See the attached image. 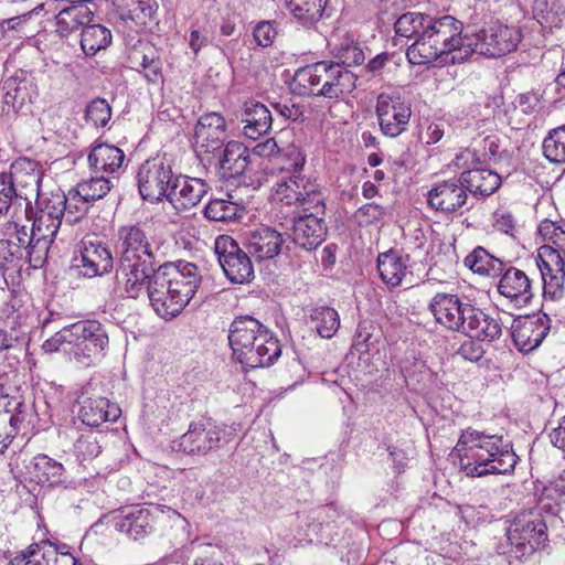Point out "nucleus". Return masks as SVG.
<instances>
[{
  "instance_id": "f257e3e1",
  "label": "nucleus",
  "mask_w": 565,
  "mask_h": 565,
  "mask_svg": "<svg viewBox=\"0 0 565 565\" xmlns=\"http://www.w3.org/2000/svg\"><path fill=\"white\" fill-rule=\"evenodd\" d=\"M396 35L413 39L406 55L415 65L441 60L444 63L461 64L471 56L469 33H463V24L452 15L434 17L422 12H406L394 23Z\"/></svg>"
},
{
  "instance_id": "f03ea898",
  "label": "nucleus",
  "mask_w": 565,
  "mask_h": 565,
  "mask_svg": "<svg viewBox=\"0 0 565 565\" xmlns=\"http://www.w3.org/2000/svg\"><path fill=\"white\" fill-rule=\"evenodd\" d=\"M117 236V282L127 297L137 299L145 290L147 278L159 263L160 246L139 224L120 226Z\"/></svg>"
},
{
  "instance_id": "7ed1b4c3",
  "label": "nucleus",
  "mask_w": 565,
  "mask_h": 565,
  "mask_svg": "<svg viewBox=\"0 0 565 565\" xmlns=\"http://www.w3.org/2000/svg\"><path fill=\"white\" fill-rule=\"evenodd\" d=\"M200 282L199 268L193 263L164 264L154 267L141 295H147L158 316L170 319L189 303Z\"/></svg>"
},
{
  "instance_id": "20e7f679",
  "label": "nucleus",
  "mask_w": 565,
  "mask_h": 565,
  "mask_svg": "<svg viewBox=\"0 0 565 565\" xmlns=\"http://www.w3.org/2000/svg\"><path fill=\"white\" fill-rule=\"evenodd\" d=\"M462 471L469 477L508 473L516 465V455L502 436L466 429L454 448Z\"/></svg>"
},
{
  "instance_id": "39448f33",
  "label": "nucleus",
  "mask_w": 565,
  "mask_h": 565,
  "mask_svg": "<svg viewBox=\"0 0 565 565\" xmlns=\"http://www.w3.org/2000/svg\"><path fill=\"white\" fill-rule=\"evenodd\" d=\"M228 342L234 359L245 369L269 366L281 354L277 338L250 316L237 317L232 321Z\"/></svg>"
},
{
  "instance_id": "423d86ee",
  "label": "nucleus",
  "mask_w": 565,
  "mask_h": 565,
  "mask_svg": "<svg viewBox=\"0 0 565 565\" xmlns=\"http://www.w3.org/2000/svg\"><path fill=\"white\" fill-rule=\"evenodd\" d=\"M539 233L548 243L540 247L537 255L544 297L559 299L564 295L565 282V230L544 220L540 223Z\"/></svg>"
},
{
  "instance_id": "0eeeda50",
  "label": "nucleus",
  "mask_w": 565,
  "mask_h": 565,
  "mask_svg": "<svg viewBox=\"0 0 565 565\" xmlns=\"http://www.w3.org/2000/svg\"><path fill=\"white\" fill-rule=\"evenodd\" d=\"M294 83L303 89V95L337 99L355 88L356 76L340 63L321 61L299 68Z\"/></svg>"
},
{
  "instance_id": "6e6552de",
  "label": "nucleus",
  "mask_w": 565,
  "mask_h": 565,
  "mask_svg": "<svg viewBox=\"0 0 565 565\" xmlns=\"http://www.w3.org/2000/svg\"><path fill=\"white\" fill-rule=\"evenodd\" d=\"M507 536L516 556H529L547 542V524L540 511L520 513L510 524Z\"/></svg>"
},
{
  "instance_id": "1a4fd4ad",
  "label": "nucleus",
  "mask_w": 565,
  "mask_h": 565,
  "mask_svg": "<svg viewBox=\"0 0 565 565\" xmlns=\"http://www.w3.org/2000/svg\"><path fill=\"white\" fill-rule=\"evenodd\" d=\"M225 429L211 422H195L173 441V449L191 456H206L220 449L228 440Z\"/></svg>"
},
{
  "instance_id": "9d476101",
  "label": "nucleus",
  "mask_w": 565,
  "mask_h": 565,
  "mask_svg": "<svg viewBox=\"0 0 565 565\" xmlns=\"http://www.w3.org/2000/svg\"><path fill=\"white\" fill-rule=\"evenodd\" d=\"M72 348L75 360L85 366L103 355L108 344V335L103 326L95 320L78 321L72 324Z\"/></svg>"
},
{
  "instance_id": "9b49d317",
  "label": "nucleus",
  "mask_w": 565,
  "mask_h": 565,
  "mask_svg": "<svg viewBox=\"0 0 565 565\" xmlns=\"http://www.w3.org/2000/svg\"><path fill=\"white\" fill-rule=\"evenodd\" d=\"M175 174L171 163L164 158L146 160L138 169V190L143 200L159 202L168 199Z\"/></svg>"
},
{
  "instance_id": "f8f14e48",
  "label": "nucleus",
  "mask_w": 565,
  "mask_h": 565,
  "mask_svg": "<svg viewBox=\"0 0 565 565\" xmlns=\"http://www.w3.org/2000/svg\"><path fill=\"white\" fill-rule=\"evenodd\" d=\"M520 32L515 28L499 22L484 26L477 33L469 34L471 55L477 53L488 57H498L512 52L520 42Z\"/></svg>"
},
{
  "instance_id": "ddd939ff",
  "label": "nucleus",
  "mask_w": 565,
  "mask_h": 565,
  "mask_svg": "<svg viewBox=\"0 0 565 565\" xmlns=\"http://www.w3.org/2000/svg\"><path fill=\"white\" fill-rule=\"evenodd\" d=\"M323 211L316 207H306L302 214H295L287 222V235L291 242L306 250L316 249L320 246L327 235V225L323 220Z\"/></svg>"
},
{
  "instance_id": "4468645a",
  "label": "nucleus",
  "mask_w": 565,
  "mask_h": 565,
  "mask_svg": "<svg viewBox=\"0 0 565 565\" xmlns=\"http://www.w3.org/2000/svg\"><path fill=\"white\" fill-rule=\"evenodd\" d=\"M455 164L458 168L467 169L460 174V180L466 192L477 196H489L493 194L501 184V177L489 169L479 167V159L470 149L460 151L455 158Z\"/></svg>"
},
{
  "instance_id": "2eb2a0df",
  "label": "nucleus",
  "mask_w": 565,
  "mask_h": 565,
  "mask_svg": "<svg viewBox=\"0 0 565 565\" xmlns=\"http://www.w3.org/2000/svg\"><path fill=\"white\" fill-rule=\"evenodd\" d=\"M275 196L287 205L297 204L302 210L316 207L318 211H323L326 207L324 196L319 185L299 173H292L288 178L284 177L277 182Z\"/></svg>"
},
{
  "instance_id": "dca6fc26",
  "label": "nucleus",
  "mask_w": 565,
  "mask_h": 565,
  "mask_svg": "<svg viewBox=\"0 0 565 565\" xmlns=\"http://www.w3.org/2000/svg\"><path fill=\"white\" fill-rule=\"evenodd\" d=\"M215 254L226 277L234 284H244L254 276L252 260L228 235H220L214 243Z\"/></svg>"
},
{
  "instance_id": "f3484780",
  "label": "nucleus",
  "mask_w": 565,
  "mask_h": 565,
  "mask_svg": "<svg viewBox=\"0 0 565 565\" xmlns=\"http://www.w3.org/2000/svg\"><path fill=\"white\" fill-rule=\"evenodd\" d=\"M376 116L382 132L391 138L407 129L412 109L397 93H382L376 99Z\"/></svg>"
},
{
  "instance_id": "a211bd4d",
  "label": "nucleus",
  "mask_w": 565,
  "mask_h": 565,
  "mask_svg": "<svg viewBox=\"0 0 565 565\" xmlns=\"http://www.w3.org/2000/svg\"><path fill=\"white\" fill-rule=\"evenodd\" d=\"M65 548L66 545L58 547L49 540L33 543L17 553L8 565H76V558Z\"/></svg>"
},
{
  "instance_id": "6ab92c4d",
  "label": "nucleus",
  "mask_w": 565,
  "mask_h": 565,
  "mask_svg": "<svg viewBox=\"0 0 565 565\" xmlns=\"http://www.w3.org/2000/svg\"><path fill=\"white\" fill-rule=\"evenodd\" d=\"M113 255L100 242L82 241L78 255L74 257V267L83 277L94 278L108 273L113 268Z\"/></svg>"
},
{
  "instance_id": "aec40b11",
  "label": "nucleus",
  "mask_w": 565,
  "mask_h": 565,
  "mask_svg": "<svg viewBox=\"0 0 565 565\" xmlns=\"http://www.w3.org/2000/svg\"><path fill=\"white\" fill-rule=\"evenodd\" d=\"M550 322L546 313L514 319L511 324V334L515 347L524 353L535 350L547 335Z\"/></svg>"
},
{
  "instance_id": "412c9836",
  "label": "nucleus",
  "mask_w": 565,
  "mask_h": 565,
  "mask_svg": "<svg viewBox=\"0 0 565 565\" xmlns=\"http://www.w3.org/2000/svg\"><path fill=\"white\" fill-rule=\"evenodd\" d=\"M467 200L468 195L460 178L438 182L427 193L429 207L444 214L458 211Z\"/></svg>"
},
{
  "instance_id": "4be33fe9",
  "label": "nucleus",
  "mask_w": 565,
  "mask_h": 565,
  "mask_svg": "<svg viewBox=\"0 0 565 565\" xmlns=\"http://www.w3.org/2000/svg\"><path fill=\"white\" fill-rule=\"evenodd\" d=\"M497 289L500 296L519 308L529 305L534 296L530 277L516 267L503 268Z\"/></svg>"
},
{
  "instance_id": "5701e85b",
  "label": "nucleus",
  "mask_w": 565,
  "mask_h": 565,
  "mask_svg": "<svg viewBox=\"0 0 565 565\" xmlns=\"http://www.w3.org/2000/svg\"><path fill=\"white\" fill-rule=\"evenodd\" d=\"M207 190L209 185L203 179L178 174L174 177L167 200L177 211H185L196 206Z\"/></svg>"
},
{
  "instance_id": "b1692460",
  "label": "nucleus",
  "mask_w": 565,
  "mask_h": 565,
  "mask_svg": "<svg viewBox=\"0 0 565 565\" xmlns=\"http://www.w3.org/2000/svg\"><path fill=\"white\" fill-rule=\"evenodd\" d=\"M408 255H401L395 250L382 253L377 257V269L384 284L391 288L402 285H414V275L409 265Z\"/></svg>"
},
{
  "instance_id": "393cba45",
  "label": "nucleus",
  "mask_w": 565,
  "mask_h": 565,
  "mask_svg": "<svg viewBox=\"0 0 565 565\" xmlns=\"http://www.w3.org/2000/svg\"><path fill=\"white\" fill-rule=\"evenodd\" d=\"M470 339L492 342L502 335V323L472 305H467L466 320L460 331Z\"/></svg>"
},
{
  "instance_id": "a878e982",
  "label": "nucleus",
  "mask_w": 565,
  "mask_h": 565,
  "mask_svg": "<svg viewBox=\"0 0 565 565\" xmlns=\"http://www.w3.org/2000/svg\"><path fill=\"white\" fill-rule=\"evenodd\" d=\"M456 295L437 294L429 309L436 321L451 331L460 332L466 320V308Z\"/></svg>"
},
{
  "instance_id": "bb28decb",
  "label": "nucleus",
  "mask_w": 565,
  "mask_h": 565,
  "mask_svg": "<svg viewBox=\"0 0 565 565\" xmlns=\"http://www.w3.org/2000/svg\"><path fill=\"white\" fill-rule=\"evenodd\" d=\"M159 516L160 510L156 505L135 508L117 520L116 529L134 540H139L152 532Z\"/></svg>"
},
{
  "instance_id": "cd10ccee",
  "label": "nucleus",
  "mask_w": 565,
  "mask_h": 565,
  "mask_svg": "<svg viewBox=\"0 0 565 565\" xmlns=\"http://www.w3.org/2000/svg\"><path fill=\"white\" fill-rule=\"evenodd\" d=\"M195 143L212 152L221 147L226 138L225 119L218 113H210L200 117L194 131Z\"/></svg>"
},
{
  "instance_id": "c85d7f7f",
  "label": "nucleus",
  "mask_w": 565,
  "mask_h": 565,
  "mask_svg": "<svg viewBox=\"0 0 565 565\" xmlns=\"http://www.w3.org/2000/svg\"><path fill=\"white\" fill-rule=\"evenodd\" d=\"M28 472L31 481L42 487L53 488L66 480L64 466L43 454L35 456L31 460L28 466Z\"/></svg>"
},
{
  "instance_id": "c756f323",
  "label": "nucleus",
  "mask_w": 565,
  "mask_h": 565,
  "mask_svg": "<svg viewBox=\"0 0 565 565\" xmlns=\"http://www.w3.org/2000/svg\"><path fill=\"white\" fill-rule=\"evenodd\" d=\"M284 239L279 232L270 227H260L250 232L247 241L249 254L258 260L276 257Z\"/></svg>"
},
{
  "instance_id": "7c9ffc66",
  "label": "nucleus",
  "mask_w": 565,
  "mask_h": 565,
  "mask_svg": "<svg viewBox=\"0 0 565 565\" xmlns=\"http://www.w3.org/2000/svg\"><path fill=\"white\" fill-rule=\"evenodd\" d=\"M8 175L12 178V186L17 185L20 189L18 195H23L25 200L41 194L40 186L43 173L33 161L23 160L15 162L12 164V170Z\"/></svg>"
},
{
  "instance_id": "2f4dec72",
  "label": "nucleus",
  "mask_w": 565,
  "mask_h": 565,
  "mask_svg": "<svg viewBox=\"0 0 565 565\" xmlns=\"http://www.w3.org/2000/svg\"><path fill=\"white\" fill-rule=\"evenodd\" d=\"M78 416L85 425L98 427L105 422L117 420L120 416V408L105 397H88L82 402Z\"/></svg>"
},
{
  "instance_id": "473e14b6",
  "label": "nucleus",
  "mask_w": 565,
  "mask_h": 565,
  "mask_svg": "<svg viewBox=\"0 0 565 565\" xmlns=\"http://www.w3.org/2000/svg\"><path fill=\"white\" fill-rule=\"evenodd\" d=\"M274 118L270 110L258 102H246L244 105L243 122L244 134L247 138L256 140L269 132Z\"/></svg>"
},
{
  "instance_id": "72a5a7b5",
  "label": "nucleus",
  "mask_w": 565,
  "mask_h": 565,
  "mask_svg": "<svg viewBox=\"0 0 565 565\" xmlns=\"http://www.w3.org/2000/svg\"><path fill=\"white\" fill-rule=\"evenodd\" d=\"M62 220L38 211L32 224L34 247L39 248L36 262L42 263L61 227Z\"/></svg>"
},
{
  "instance_id": "f704fd0d",
  "label": "nucleus",
  "mask_w": 565,
  "mask_h": 565,
  "mask_svg": "<svg viewBox=\"0 0 565 565\" xmlns=\"http://www.w3.org/2000/svg\"><path fill=\"white\" fill-rule=\"evenodd\" d=\"M124 160L121 149L106 143L95 146L88 156L89 167L96 173L114 174L121 168Z\"/></svg>"
},
{
  "instance_id": "c9c22d12",
  "label": "nucleus",
  "mask_w": 565,
  "mask_h": 565,
  "mask_svg": "<svg viewBox=\"0 0 565 565\" xmlns=\"http://www.w3.org/2000/svg\"><path fill=\"white\" fill-rule=\"evenodd\" d=\"M248 163V149L241 142L231 141L220 159V172L223 178H235L245 172Z\"/></svg>"
},
{
  "instance_id": "e433bc0d",
  "label": "nucleus",
  "mask_w": 565,
  "mask_h": 565,
  "mask_svg": "<svg viewBox=\"0 0 565 565\" xmlns=\"http://www.w3.org/2000/svg\"><path fill=\"white\" fill-rule=\"evenodd\" d=\"M55 19L56 31L62 36H66L81 26L85 28L92 21L93 12L84 4L73 3V6L61 9Z\"/></svg>"
},
{
  "instance_id": "4c0bfd02",
  "label": "nucleus",
  "mask_w": 565,
  "mask_h": 565,
  "mask_svg": "<svg viewBox=\"0 0 565 565\" xmlns=\"http://www.w3.org/2000/svg\"><path fill=\"white\" fill-rule=\"evenodd\" d=\"M329 0H286V7L292 17L303 26L319 22Z\"/></svg>"
},
{
  "instance_id": "58836bf2",
  "label": "nucleus",
  "mask_w": 565,
  "mask_h": 565,
  "mask_svg": "<svg viewBox=\"0 0 565 565\" xmlns=\"http://www.w3.org/2000/svg\"><path fill=\"white\" fill-rule=\"evenodd\" d=\"M228 199L211 200L204 209L206 218L214 222L230 223L238 221L245 214V207L235 201L232 195Z\"/></svg>"
},
{
  "instance_id": "ea45409f",
  "label": "nucleus",
  "mask_w": 565,
  "mask_h": 565,
  "mask_svg": "<svg viewBox=\"0 0 565 565\" xmlns=\"http://www.w3.org/2000/svg\"><path fill=\"white\" fill-rule=\"evenodd\" d=\"M111 32L102 24H86L82 31L81 47L87 56L105 50L111 43Z\"/></svg>"
},
{
  "instance_id": "a19ab883",
  "label": "nucleus",
  "mask_w": 565,
  "mask_h": 565,
  "mask_svg": "<svg viewBox=\"0 0 565 565\" xmlns=\"http://www.w3.org/2000/svg\"><path fill=\"white\" fill-rule=\"evenodd\" d=\"M533 13L545 28H559L565 20V6L559 0H534Z\"/></svg>"
},
{
  "instance_id": "79ce46f5",
  "label": "nucleus",
  "mask_w": 565,
  "mask_h": 565,
  "mask_svg": "<svg viewBox=\"0 0 565 565\" xmlns=\"http://www.w3.org/2000/svg\"><path fill=\"white\" fill-rule=\"evenodd\" d=\"M465 265L478 274L497 276L503 271V263L484 248L477 247L465 258Z\"/></svg>"
},
{
  "instance_id": "37998d69",
  "label": "nucleus",
  "mask_w": 565,
  "mask_h": 565,
  "mask_svg": "<svg viewBox=\"0 0 565 565\" xmlns=\"http://www.w3.org/2000/svg\"><path fill=\"white\" fill-rule=\"evenodd\" d=\"M310 320L321 338H332L340 327V317L335 309L327 306L311 310Z\"/></svg>"
},
{
  "instance_id": "c03bdc74",
  "label": "nucleus",
  "mask_w": 565,
  "mask_h": 565,
  "mask_svg": "<svg viewBox=\"0 0 565 565\" xmlns=\"http://www.w3.org/2000/svg\"><path fill=\"white\" fill-rule=\"evenodd\" d=\"M13 225L12 228L8 230L4 227L0 230V235L8 236V238H12L15 243H19V246L23 248V255L30 257V262L34 260V267L39 266L41 263L36 262V256L39 255V248L34 247L33 242V230L31 228V233L29 234L25 226H19L17 223L11 221Z\"/></svg>"
},
{
  "instance_id": "a18cd8bd",
  "label": "nucleus",
  "mask_w": 565,
  "mask_h": 565,
  "mask_svg": "<svg viewBox=\"0 0 565 565\" xmlns=\"http://www.w3.org/2000/svg\"><path fill=\"white\" fill-rule=\"evenodd\" d=\"M23 248L12 238L0 239V270H14L22 268L24 259Z\"/></svg>"
},
{
  "instance_id": "49530a36",
  "label": "nucleus",
  "mask_w": 565,
  "mask_h": 565,
  "mask_svg": "<svg viewBox=\"0 0 565 565\" xmlns=\"http://www.w3.org/2000/svg\"><path fill=\"white\" fill-rule=\"evenodd\" d=\"M543 152L551 162L565 163V126L548 134L543 141Z\"/></svg>"
},
{
  "instance_id": "de8ad7c7",
  "label": "nucleus",
  "mask_w": 565,
  "mask_h": 565,
  "mask_svg": "<svg viewBox=\"0 0 565 565\" xmlns=\"http://www.w3.org/2000/svg\"><path fill=\"white\" fill-rule=\"evenodd\" d=\"M111 179L96 175L76 185L79 195L89 202L103 199L111 190Z\"/></svg>"
},
{
  "instance_id": "09e8293b",
  "label": "nucleus",
  "mask_w": 565,
  "mask_h": 565,
  "mask_svg": "<svg viewBox=\"0 0 565 565\" xmlns=\"http://www.w3.org/2000/svg\"><path fill=\"white\" fill-rule=\"evenodd\" d=\"M38 210L41 213L63 220L65 215L66 199L64 192L60 189L51 191L47 194H40L35 198Z\"/></svg>"
},
{
  "instance_id": "8fccbe9b",
  "label": "nucleus",
  "mask_w": 565,
  "mask_h": 565,
  "mask_svg": "<svg viewBox=\"0 0 565 565\" xmlns=\"http://www.w3.org/2000/svg\"><path fill=\"white\" fill-rule=\"evenodd\" d=\"M65 199V222L68 224L78 222L87 213L90 202L82 198L76 188L68 191Z\"/></svg>"
},
{
  "instance_id": "3c124183",
  "label": "nucleus",
  "mask_w": 565,
  "mask_h": 565,
  "mask_svg": "<svg viewBox=\"0 0 565 565\" xmlns=\"http://www.w3.org/2000/svg\"><path fill=\"white\" fill-rule=\"evenodd\" d=\"M111 118V108L104 98L93 99L85 109V119L95 127H105Z\"/></svg>"
},
{
  "instance_id": "603ef678",
  "label": "nucleus",
  "mask_w": 565,
  "mask_h": 565,
  "mask_svg": "<svg viewBox=\"0 0 565 565\" xmlns=\"http://www.w3.org/2000/svg\"><path fill=\"white\" fill-rule=\"evenodd\" d=\"M18 417L11 414L6 407L0 408V455L10 445L17 429H18Z\"/></svg>"
},
{
  "instance_id": "864d4df0",
  "label": "nucleus",
  "mask_w": 565,
  "mask_h": 565,
  "mask_svg": "<svg viewBox=\"0 0 565 565\" xmlns=\"http://www.w3.org/2000/svg\"><path fill=\"white\" fill-rule=\"evenodd\" d=\"M334 53L337 63H340L343 67H349L353 65H360L364 61L363 51L353 42H344L339 47L335 49Z\"/></svg>"
},
{
  "instance_id": "5fc2aeb1",
  "label": "nucleus",
  "mask_w": 565,
  "mask_h": 565,
  "mask_svg": "<svg viewBox=\"0 0 565 565\" xmlns=\"http://www.w3.org/2000/svg\"><path fill=\"white\" fill-rule=\"evenodd\" d=\"M564 500L563 497L553 487L544 486L535 511H545L551 515H555L559 510V504Z\"/></svg>"
},
{
  "instance_id": "6e6d98bb",
  "label": "nucleus",
  "mask_w": 565,
  "mask_h": 565,
  "mask_svg": "<svg viewBox=\"0 0 565 565\" xmlns=\"http://www.w3.org/2000/svg\"><path fill=\"white\" fill-rule=\"evenodd\" d=\"M11 179L7 173H0V218L2 220H9L7 214L13 198L18 196L15 188L12 186Z\"/></svg>"
},
{
  "instance_id": "4d7b16f0",
  "label": "nucleus",
  "mask_w": 565,
  "mask_h": 565,
  "mask_svg": "<svg viewBox=\"0 0 565 565\" xmlns=\"http://www.w3.org/2000/svg\"><path fill=\"white\" fill-rule=\"evenodd\" d=\"M210 40L211 31L205 25L192 24L188 42L194 55H198L209 44Z\"/></svg>"
},
{
  "instance_id": "13d9d810",
  "label": "nucleus",
  "mask_w": 565,
  "mask_h": 565,
  "mask_svg": "<svg viewBox=\"0 0 565 565\" xmlns=\"http://www.w3.org/2000/svg\"><path fill=\"white\" fill-rule=\"evenodd\" d=\"M253 35L258 46L268 47L274 43L277 30L273 22L260 21L254 28Z\"/></svg>"
},
{
  "instance_id": "bf43d9fd",
  "label": "nucleus",
  "mask_w": 565,
  "mask_h": 565,
  "mask_svg": "<svg viewBox=\"0 0 565 565\" xmlns=\"http://www.w3.org/2000/svg\"><path fill=\"white\" fill-rule=\"evenodd\" d=\"M76 451L83 460H88L97 457L102 447L95 437L82 436L75 444Z\"/></svg>"
},
{
  "instance_id": "052dcab7",
  "label": "nucleus",
  "mask_w": 565,
  "mask_h": 565,
  "mask_svg": "<svg viewBox=\"0 0 565 565\" xmlns=\"http://www.w3.org/2000/svg\"><path fill=\"white\" fill-rule=\"evenodd\" d=\"M72 324L64 327L58 332H56L53 337L47 339L42 348L45 352H55L61 350L62 347L68 344L72 347Z\"/></svg>"
},
{
  "instance_id": "680f3d73",
  "label": "nucleus",
  "mask_w": 565,
  "mask_h": 565,
  "mask_svg": "<svg viewBox=\"0 0 565 565\" xmlns=\"http://www.w3.org/2000/svg\"><path fill=\"white\" fill-rule=\"evenodd\" d=\"M483 354L482 347L472 339L465 341L457 350V355L469 362H478Z\"/></svg>"
},
{
  "instance_id": "e2e57ef3",
  "label": "nucleus",
  "mask_w": 565,
  "mask_h": 565,
  "mask_svg": "<svg viewBox=\"0 0 565 565\" xmlns=\"http://www.w3.org/2000/svg\"><path fill=\"white\" fill-rule=\"evenodd\" d=\"M284 156L287 159V166L285 169L288 172L299 173L305 163V158L300 149L295 146H290L286 149Z\"/></svg>"
},
{
  "instance_id": "0e129e2a",
  "label": "nucleus",
  "mask_w": 565,
  "mask_h": 565,
  "mask_svg": "<svg viewBox=\"0 0 565 565\" xmlns=\"http://www.w3.org/2000/svg\"><path fill=\"white\" fill-rule=\"evenodd\" d=\"M494 227L505 234H513L515 228V221L509 212H497L494 214Z\"/></svg>"
},
{
  "instance_id": "69168bd1",
  "label": "nucleus",
  "mask_w": 565,
  "mask_h": 565,
  "mask_svg": "<svg viewBox=\"0 0 565 565\" xmlns=\"http://www.w3.org/2000/svg\"><path fill=\"white\" fill-rule=\"evenodd\" d=\"M445 135V128L443 124H430L424 136L423 139L427 145H435Z\"/></svg>"
},
{
  "instance_id": "338daca9",
  "label": "nucleus",
  "mask_w": 565,
  "mask_h": 565,
  "mask_svg": "<svg viewBox=\"0 0 565 565\" xmlns=\"http://www.w3.org/2000/svg\"><path fill=\"white\" fill-rule=\"evenodd\" d=\"M551 443L565 455V416L550 434Z\"/></svg>"
},
{
  "instance_id": "774afa93",
  "label": "nucleus",
  "mask_w": 565,
  "mask_h": 565,
  "mask_svg": "<svg viewBox=\"0 0 565 565\" xmlns=\"http://www.w3.org/2000/svg\"><path fill=\"white\" fill-rule=\"evenodd\" d=\"M515 103L521 108V110L525 114H530L534 110L536 105L539 104V97L535 94L525 93L521 94L516 97Z\"/></svg>"
}]
</instances>
